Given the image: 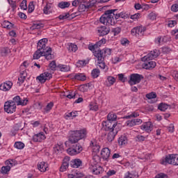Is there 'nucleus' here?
I'll return each mask as SVG.
<instances>
[{
	"mask_svg": "<svg viewBox=\"0 0 178 178\" xmlns=\"http://www.w3.org/2000/svg\"><path fill=\"white\" fill-rule=\"evenodd\" d=\"M90 111H95L96 112V111H98V105H97V104H90Z\"/></svg>",
	"mask_w": 178,
	"mask_h": 178,
	"instance_id": "nucleus-58",
	"label": "nucleus"
},
{
	"mask_svg": "<svg viewBox=\"0 0 178 178\" xmlns=\"http://www.w3.org/2000/svg\"><path fill=\"white\" fill-rule=\"evenodd\" d=\"M41 56H44L47 60H50V59H52V54H48L47 53H45V51H42V50H39V49H38L33 54V59L38 60L40 59Z\"/></svg>",
	"mask_w": 178,
	"mask_h": 178,
	"instance_id": "nucleus-8",
	"label": "nucleus"
},
{
	"mask_svg": "<svg viewBox=\"0 0 178 178\" xmlns=\"http://www.w3.org/2000/svg\"><path fill=\"white\" fill-rule=\"evenodd\" d=\"M1 26L3 29H7L8 30H10L11 29H13V26L15 25L10 23V22L9 21H4L2 22Z\"/></svg>",
	"mask_w": 178,
	"mask_h": 178,
	"instance_id": "nucleus-29",
	"label": "nucleus"
},
{
	"mask_svg": "<svg viewBox=\"0 0 178 178\" xmlns=\"http://www.w3.org/2000/svg\"><path fill=\"white\" fill-rule=\"evenodd\" d=\"M28 10L29 13L34 12V1H31L28 6Z\"/></svg>",
	"mask_w": 178,
	"mask_h": 178,
	"instance_id": "nucleus-43",
	"label": "nucleus"
},
{
	"mask_svg": "<svg viewBox=\"0 0 178 178\" xmlns=\"http://www.w3.org/2000/svg\"><path fill=\"white\" fill-rule=\"evenodd\" d=\"M14 147L17 149H23V148H24V143L22 142H15Z\"/></svg>",
	"mask_w": 178,
	"mask_h": 178,
	"instance_id": "nucleus-40",
	"label": "nucleus"
},
{
	"mask_svg": "<svg viewBox=\"0 0 178 178\" xmlns=\"http://www.w3.org/2000/svg\"><path fill=\"white\" fill-rule=\"evenodd\" d=\"M26 77H27V73H26V71H22L20 77L18 79L19 83L23 84L24 80H26Z\"/></svg>",
	"mask_w": 178,
	"mask_h": 178,
	"instance_id": "nucleus-32",
	"label": "nucleus"
},
{
	"mask_svg": "<svg viewBox=\"0 0 178 178\" xmlns=\"http://www.w3.org/2000/svg\"><path fill=\"white\" fill-rule=\"evenodd\" d=\"M101 155L103 159H104V161H106L108 160L109 156H111V150L109 149V148L105 147L102 149L101 152Z\"/></svg>",
	"mask_w": 178,
	"mask_h": 178,
	"instance_id": "nucleus-22",
	"label": "nucleus"
},
{
	"mask_svg": "<svg viewBox=\"0 0 178 178\" xmlns=\"http://www.w3.org/2000/svg\"><path fill=\"white\" fill-rule=\"evenodd\" d=\"M136 141H139V142H141V141H145V137L144 136H141V135H138L136 137Z\"/></svg>",
	"mask_w": 178,
	"mask_h": 178,
	"instance_id": "nucleus-62",
	"label": "nucleus"
},
{
	"mask_svg": "<svg viewBox=\"0 0 178 178\" xmlns=\"http://www.w3.org/2000/svg\"><path fill=\"white\" fill-rule=\"evenodd\" d=\"M20 102H21V104L19 105H22V106H24L27 105V103L29 102V99H27V98H23V99L21 98Z\"/></svg>",
	"mask_w": 178,
	"mask_h": 178,
	"instance_id": "nucleus-57",
	"label": "nucleus"
},
{
	"mask_svg": "<svg viewBox=\"0 0 178 178\" xmlns=\"http://www.w3.org/2000/svg\"><path fill=\"white\" fill-rule=\"evenodd\" d=\"M4 111L7 113H13L16 112V105L11 101H8L4 104Z\"/></svg>",
	"mask_w": 178,
	"mask_h": 178,
	"instance_id": "nucleus-10",
	"label": "nucleus"
},
{
	"mask_svg": "<svg viewBox=\"0 0 178 178\" xmlns=\"http://www.w3.org/2000/svg\"><path fill=\"white\" fill-rule=\"evenodd\" d=\"M118 119V115L113 112L109 113L107 115V121L116 122V120Z\"/></svg>",
	"mask_w": 178,
	"mask_h": 178,
	"instance_id": "nucleus-25",
	"label": "nucleus"
},
{
	"mask_svg": "<svg viewBox=\"0 0 178 178\" xmlns=\"http://www.w3.org/2000/svg\"><path fill=\"white\" fill-rule=\"evenodd\" d=\"M114 17L116 20H118L119 17H121V19H127L129 17V15L124 12H121L118 14V13L114 12Z\"/></svg>",
	"mask_w": 178,
	"mask_h": 178,
	"instance_id": "nucleus-27",
	"label": "nucleus"
},
{
	"mask_svg": "<svg viewBox=\"0 0 178 178\" xmlns=\"http://www.w3.org/2000/svg\"><path fill=\"white\" fill-rule=\"evenodd\" d=\"M106 131H112L113 130H118V123L112 121H108L106 122Z\"/></svg>",
	"mask_w": 178,
	"mask_h": 178,
	"instance_id": "nucleus-14",
	"label": "nucleus"
},
{
	"mask_svg": "<svg viewBox=\"0 0 178 178\" xmlns=\"http://www.w3.org/2000/svg\"><path fill=\"white\" fill-rule=\"evenodd\" d=\"M108 131L109 132L107 135V140L109 143H112V140H115V137L116 136V134H118L119 129H113L112 131Z\"/></svg>",
	"mask_w": 178,
	"mask_h": 178,
	"instance_id": "nucleus-21",
	"label": "nucleus"
},
{
	"mask_svg": "<svg viewBox=\"0 0 178 178\" xmlns=\"http://www.w3.org/2000/svg\"><path fill=\"white\" fill-rule=\"evenodd\" d=\"M3 56H6L8 54H10V49L9 48H4L1 51Z\"/></svg>",
	"mask_w": 178,
	"mask_h": 178,
	"instance_id": "nucleus-53",
	"label": "nucleus"
},
{
	"mask_svg": "<svg viewBox=\"0 0 178 178\" xmlns=\"http://www.w3.org/2000/svg\"><path fill=\"white\" fill-rule=\"evenodd\" d=\"M118 10H108L100 17V23L106 24V26H113L115 24V12Z\"/></svg>",
	"mask_w": 178,
	"mask_h": 178,
	"instance_id": "nucleus-2",
	"label": "nucleus"
},
{
	"mask_svg": "<svg viewBox=\"0 0 178 178\" xmlns=\"http://www.w3.org/2000/svg\"><path fill=\"white\" fill-rule=\"evenodd\" d=\"M145 32V28L143 26H136L133 28L131 31L132 35H135V37H138V35H144Z\"/></svg>",
	"mask_w": 178,
	"mask_h": 178,
	"instance_id": "nucleus-13",
	"label": "nucleus"
},
{
	"mask_svg": "<svg viewBox=\"0 0 178 178\" xmlns=\"http://www.w3.org/2000/svg\"><path fill=\"white\" fill-rule=\"evenodd\" d=\"M153 127L154 125H152L151 122H145L143 125L140 126L141 129L147 131V133H150V131H152Z\"/></svg>",
	"mask_w": 178,
	"mask_h": 178,
	"instance_id": "nucleus-16",
	"label": "nucleus"
},
{
	"mask_svg": "<svg viewBox=\"0 0 178 178\" xmlns=\"http://www.w3.org/2000/svg\"><path fill=\"white\" fill-rule=\"evenodd\" d=\"M44 27V24L39 22H33L32 26L30 27V30H40V29H42Z\"/></svg>",
	"mask_w": 178,
	"mask_h": 178,
	"instance_id": "nucleus-26",
	"label": "nucleus"
},
{
	"mask_svg": "<svg viewBox=\"0 0 178 178\" xmlns=\"http://www.w3.org/2000/svg\"><path fill=\"white\" fill-rule=\"evenodd\" d=\"M61 72H69L70 70V67L67 65H62L60 67Z\"/></svg>",
	"mask_w": 178,
	"mask_h": 178,
	"instance_id": "nucleus-55",
	"label": "nucleus"
},
{
	"mask_svg": "<svg viewBox=\"0 0 178 178\" xmlns=\"http://www.w3.org/2000/svg\"><path fill=\"white\" fill-rule=\"evenodd\" d=\"M172 49L170 47H164L162 48V52L163 54H169Z\"/></svg>",
	"mask_w": 178,
	"mask_h": 178,
	"instance_id": "nucleus-60",
	"label": "nucleus"
},
{
	"mask_svg": "<svg viewBox=\"0 0 178 178\" xmlns=\"http://www.w3.org/2000/svg\"><path fill=\"white\" fill-rule=\"evenodd\" d=\"M69 17H70V13H65L58 16V19L60 20H65L66 19H70Z\"/></svg>",
	"mask_w": 178,
	"mask_h": 178,
	"instance_id": "nucleus-37",
	"label": "nucleus"
},
{
	"mask_svg": "<svg viewBox=\"0 0 178 178\" xmlns=\"http://www.w3.org/2000/svg\"><path fill=\"white\" fill-rule=\"evenodd\" d=\"M10 165L3 166L1 168V173H3V175H6V173H8V172H10Z\"/></svg>",
	"mask_w": 178,
	"mask_h": 178,
	"instance_id": "nucleus-41",
	"label": "nucleus"
},
{
	"mask_svg": "<svg viewBox=\"0 0 178 178\" xmlns=\"http://www.w3.org/2000/svg\"><path fill=\"white\" fill-rule=\"evenodd\" d=\"M13 86V83L12 82L7 81L0 85V90L1 91H9V90L12 88Z\"/></svg>",
	"mask_w": 178,
	"mask_h": 178,
	"instance_id": "nucleus-20",
	"label": "nucleus"
},
{
	"mask_svg": "<svg viewBox=\"0 0 178 178\" xmlns=\"http://www.w3.org/2000/svg\"><path fill=\"white\" fill-rule=\"evenodd\" d=\"M148 17L150 20H155V19H156V14L155 13H150Z\"/></svg>",
	"mask_w": 178,
	"mask_h": 178,
	"instance_id": "nucleus-61",
	"label": "nucleus"
},
{
	"mask_svg": "<svg viewBox=\"0 0 178 178\" xmlns=\"http://www.w3.org/2000/svg\"><path fill=\"white\" fill-rule=\"evenodd\" d=\"M144 79V76L140 74H131L130 75V79L128 83L130 86H134L136 84H138L141 83V80Z\"/></svg>",
	"mask_w": 178,
	"mask_h": 178,
	"instance_id": "nucleus-7",
	"label": "nucleus"
},
{
	"mask_svg": "<svg viewBox=\"0 0 178 178\" xmlns=\"http://www.w3.org/2000/svg\"><path fill=\"white\" fill-rule=\"evenodd\" d=\"M70 6V3L67 1H62L58 3V8L61 9H65L66 8H69Z\"/></svg>",
	"mask_w": 178,
	"mask_h": 178,
	"instance_id": "nucleus-33",
	"label": "nucleus"
},
{
	"mask_svg": "<svg viewBox=\"0 0 178 178\" xmlns=\"http://www.w3.org/2000/svg\"><path fill=\"white\" fill-rule=\"evenodd\" d=\"M161 165H174L178 166V154H168L161 162Z\"/></svg>",
	"mask_w": 178,
	"mask_h": 178,
	"instance_id": "nucleus-5",
	"label": "nucleus"
},
{
	"mask_svg": "<svg viewBox=\"0 0 178 178\" xmlns=\"http://www.w3.org/2000/svg\"><path fill=\"white\" fill-rule=\"evenodd\" d=\"M74 78L75 80H79L80 81H86V80H87V76H86V75L82 73L76 74Z\"/></svg>",
	"mask_w": 178,
	"mask_h": 178,
	"instance_id": "nucleus-28",
	"label": "nucleus"
},
{
	"mask_svg": "<svg viewBox=\"0 0 178 178\" xmlns=\"http://www.w3.org/2000/svg\"><path fill=\"white\" fill-rule=\"evenodd\" d=\"M22 98L20 97V96H15V97H13V100H11V103H13L14 105H19L22 104V102H20V99Z\"/></svg>",
	"mask_w": 178,
	"mask_h": 178,
	"instance_id": "nucleus-34",
	"label": "nucleus"
},
{
	"mask_svg": "<svg viewBox=\"0 0 178 178\" xmlns=\"http://www.w3.org/2000/svg\"><path fill=\"white\" fill-rule=\"evenodd\" d=\"M47 44H48V39L42 38L40 40L37 44V49L42 51L46 54H52V48L47 47Z\"/></svg>",
	"mask_w": 178,
	"mask_h": 178,
	"instance_id": "nucleus-4",
	"label": "nucleus"
},
{
	"mask_svg": "<svg viewBox=\"0 0 178 178\" xmlns=\"http://www.w3.org/2000/svg\"><path fill=\"white\" fill-rule=\"evenodd\" d=\"M121 31H122V28L120 27L113 28L111 30V33H113V35H119Z\"/></svg>",
	"mask_w": 178,
	"mask_h": 178,
	"instance_id": "nucleus-36",
	"label": "nucleus"
},
{
	"mask_svg": "<svg viewBox=\"0 0 178 178\" xmlns=\"http://www.w3.org/2000/svg\"><path fill=\"white\" fill-rule=\"evenodd\" d=\"M168 175L162 172L156 175L155 177V178H168Z\"/></svg>",
	"mask_w": 178,
	"mask_h": 178,
	"instance_id": "nucleus-63",
	"label": "nucleus"
},
{
	"mask_svg": "<svg viewBox=\"0 0 178 178\" xmlns=\"http://www.w3.org/2000/svg\"><path fill=\"white\" fill-rule=\"evenodd\" d=\"M177 24V22L176 20H170L168 22V27H175Z\"/></svg>",
	"mask_w": 178,
	"mask_h": 178,
	"instance_id": "nucleus-54",
	"label": "nucleus"
},
{
	"mask_svg": "<svg viewBox=\"0 0 178 178\" xmlns=\"http://www.w3.org/2000/svg\"><path fill=\"white\" fill-rule=\"evenodd\" d=\"M138 116H140V114H138V112H134L129 115L126 116L125 119H130L131 118H138Z\"/></svg>",
	"mask_w": 178,
	"mask_h": 178,
	"instance_id": "nucleus-51",
	"label": "nucleus"
},
{
	"mask_svg": "<svg viewBox=\"0 0 178 178\" xmlns=\"http://www.w3.org/2000/svg\"><path fill=\"white\" fill-rule=\"evenodd\" d=\"M8 2L13 9V12H15V9H16V1L13 0H8Z\"/></svg>",
	"mask_w": 178,
	"mask_h": 178,
	"instance_id": "nucleus-50",
	"label": "nucleus"
},
{
	"mask_svg": "<svg viewBox=\"0 0 178 178\" xmlns=\"http://www.w3.org/2000/svg\"><path fill=\"white\" fill-rule=\"evenodd\" d=\"M172 12H178V3H175L171 6Z\"/></svg>",
	"mask_w": 178,
	"mask_h": 178,
	"instance_id": "nucleus-64",
	"label": "nucleus"
},
{
	"mask_svg": "<svg viewBox=\"0 0 178 178\" xmlns=\"http://www.w3.org/2000/svg\"><path fill=\"white\" fill-rule=\"evenodd\" d=\"M99 149H101V147H99V145H95L93 147H92V151L93 152H95V154H98L99 152Z\"/></svg>",
	"mask_w": 178,
	"mask_h": 178,
	"instance_id": "nucleus-56",
	"label": "nucleus"
},
{
	"mask_svg": "<svg viewBox=\"0 0 178 178\" xmlns=\"http://www.w3.org/2000/svg\"><path fill=\"white\" fill-rule=\"evenodd\" d=\"M38 169L40 172H47V169H48V164L44 161H42L38 164Z\"/></svg>",
	"mask_w": 178,
	"mask_h": 178,
	"instance_id": "nucleus-24",
	"label": "nucleus"
},
{
	"mask_svg": "<svg viewBox=\"0 0 178 178\" xmlns=\"http://www.w3.org/2000/svg\"><path fill=\"white\" fill-rule=\"evenodd\" d=\"M97 31L99 33V35L100 37H104V35H106L108 34H109V28H107L105 26H100L98 28Z\"/></svg>",
	"mask_w": 178,
	"mask_h": 178,
	"instance_id": "nucleus-18",
	"label": "nucleus"
},
{
	"mask_svg": "<svg viewBox=\"0 0 178 178\" xmlns=\"http://www.w3.org/2000/svg\"><path fill=\"white\" fill-rule=\"evenodd\" d=\"M138 176L131 173L130 172H127L125 173L124 178H137Z\"/></svg>",
	"mask_w": 178,
	"mask_h": 178,
	"instance_id": "nucleus-46",
	"label": "nucleus"
},
{
	"mask_svg": "<svg viewBox=\"0 0 178 178\" xmlns=\"http://www.w3.org/2000/svg\"><path fill=\"white\" fill-rule=\"evenodd\" d=\"M87 137V129H82L79 131H72L68 139V141L65 143L66 147H70L67 149L69 155H77L83 151V146L80 145L79 141Z\"/></svg>",
	"mask_w": 178,
	"mask_h": 178,
	"instance_id": "nucleus-1",
	"label": "nucleus"
},
{
	"mask_svg": "<svg viewBox=\"0 0 178 178\" xmlns=\"http://www.w3.org/2000/svg\"><path fill=\"white\" fill-rule=\"evenodd\" d=\"M81 163H82L81 160H80L79 159H76L72 160L70 162V166L72 168H80V166H81Z\"/></svg>",
	"mask_w": 178,
	"mask_h": 178,
	"instance_id": "nucleus-23",
	"label": "nucleus"
},
{
	"mask_svg": "<svg viewBox=\"0 0 178 178\" xmlns=\"http://www.w3.org/2000/svg\"><path fill=\"white\" fill-rule=\"evenodd\" d=\"M94 56L97 58V60H101L104 62L105 60L106 56H108L112 54V49H103L102 50H97L93 52Z\"/></svg>",
	"mask_w": 178,
	"mask_h": 178,
	"instance_id": "nucleus-3",
	"label": "nucleus"
},
{
	"mask_svg": "<svg viewBox=\"0 0 178 178\" xmlns=\"http://www.w3.org/2000/svg\"><path fill=\"white\" fill-rule=\"evenodd\" d=\"M97 48H98V47H97L96 44H89V46H88V49L90 51H92L93 53L95 52V51H96L95 49H97Z\"/></svg>",
	"mask_w": 178,
	"mask_h": 178,
	"instance_id": "nucleus-59",
	"label": "nucleus"
},
{
	"mask_svg": "<svg viewBox=\"0 0 178 178\" xmlns=\"http://www.w3.org/2000/svg\"><path fill=\"white\" fill-rule=\"evenodd\" d=\"M95 6V1H87L86 0H81V3H79L78 10L79 12H86V10H88V9H91Z\"/></svg>",
	"mask_w": 178,
	"mask_h": 178,
	"instance_id": "nucleus-6",
	"label": "nucleus"
},
{
	"mask_svg": "<svg viewBox=\"0 0 178 178\" xmlns=\"http://www.w3.org/2000/svg\"><path fill=\"white\" fill-rule=\"evenodd\" d=\"M156 66V63L155 61H149L146 60V63H144L143 65V69H146V70H151L154 69Z\"/></svg>",
	"mask_w": 178,
	"mask_h": 178,
	"instance_id": "nucleus-19",
	"label": "nucleus"
},
{
	"mask_svg": "<svg viewBox=\"0 0 178 178\" xmlns=\"http://www.w3.org/2000/svg\"><path fill=\"white\" fill-rule=\"evenodd\" d=\"M89 169L92 172L93 175H101L104 172V168L97 163L91 164Z\"/></svg>",
	"mask_w": 178,
	"mask_h": 178,
	"instance_id": "nucleus-12",
	"label": "nucleus"
},
{
	"mask_svg": "<svg viewBox=\"0 0 178 178\" xmlns=\"http://www.w3.org/2000/svg\"><path fill=\"white\" fill-rule=\"evenodd\" d=\"M19 6L23 10H27V0H22Z\"/></svg>",
	"mask_w": 178,
	"mask_h": 178,
	"instance_id": "nucleus-42",
	"label": "nucleus"
},
{
	"mask_svg": "<svg viewBox=\"0 0 178 178\" xmlns=\"http://www.w3.org/2000/svg\"><path fill=\"white\" fill-rule=\"evenodd\" d=\"M127 136H121L119 138H118V144L119 145H126V144H127Z\"/></svg>",
	"mask_w": 178,
	"mask_h": 178,
	"instance_id": "nucleus-30",
	"label": "nucleus"
},
{
	"mask_svg": "<svg viewBox=\"0 0 178 178\" xmlns=\"http://www.w3.org/2000/svg\"><path fill=\"white\" fill-rule=\"evenodd\" d=\"M86 65H87V63H86V60H79L76 63V67H83V66H86Z\"/></svg>",
	"mask_w": 178,
	"mask_h": 178,
	"instance_id": "nucleus-49",
	"label": "nucleus"
},
{
	"mask_svg": "<svg viewBox=\"0 0 178 178\" xmlns=\"http://www.w3.org/2000/svg\"><path fill=\"white\" fill-rule=\"evenodd\" d=\"M106 39L102 38L99 42H97L96 44H96V47L97 48H99V47H101L102 44H106Z\"/></svg>",
	"mask_w": 178,
	"mask_h": 178,
	"instance_id": "nucleus-45",
	"label": "nucleus"
},
{
	"mask_svg": "<svg viewBox=\"0 0 178 178\" xmlns=\"http://www.w3.org/2000/svg\"><path fill=\"white\" fill-rule=\"evenodd\" d=\"M45 138V135L43 132H40L39 134H35L33 136V141L34 143H41Z\"/></svg>",
	"mask_w": 178,
	"mask_h": 178,
	"instance_id": "nucleus-17",
	"label": "nucleus"
},
{
	"mask_svg": "<svg viewBox=\"0 0 178 178\" xmlns=\"http://www.w3.org/2000/svg\"><path fill=\"white\" fill-rule=\"evenodd\" d=\"M68 50L70 52H76L77 51V45L71 43L68 47Z\"/></svg>",
	"mask_w": 178,
	"mask_h": 178,
	"instance_id": "nucleus-39",
	"label": "nucleus"
},
{
	"mask_svg": "<svg viewBox=\"0 0 178 178\" xmlns=\"http://www.w3.org/2000/svg\"><path fill=\"white\" fill-rule=\"evenodd\" d=\"M53 107H54V102L49 103L44 108L47 113H48V112H49V111H51V109H52Z\"/></svg>",
	"mask_w": 178,
	"mask_h": 178,
	"instance_id": "nucleus-48",
	"label": "nucleus"
},
{
	"mask_svg": "<svg viewBox=\"0 0 178 178\" xmlns=\"http://www.w3.org/2000/svg\"><path fill=\"white\" fill-rule=\"evenodd\" d=\"M70 161V157L65 156L63 159L62 165L60 168V172H66V170L69 168V161Z\"/></svg>",
	"mask_w": 178,
	"mask_h": 178,
	"instance_id": "nucleus-15",
	"label": "nucleus"
},
{
	"mask_svg": "<svg viewBox=\"0 0 178 178\" xmlns=\"http://www.w3.org/2000/svg\"><path fill=\"white\" fill-rule=\"evenodd\" d=\"M107 81L108 82V86H113L115 83L116 82V79L113 76H108L107 77Z\"/></svg>",
	"mask_w": 178,
	"mask_h": 178,
	"instance_id": "nucleus-38",
	"label": "nucleus"
},
{
	"mask_svg": "<svg viewBox=\"0 0 178 178\" xmlns=\"http://www.w3.org/2000/svg\"><path fill=\"white\" fill-rule=\"evenodd\" d=\"M36 79L40 81V83H41V84H44L45 81H49V79H52V74L46 72L37 76Z\"/></svg>",
	"mask_w": 178,
	"mask_h": 178,
	"instance_id": "nucleus-11",
	"label": "nucleus"
},
{
	"mask_svg": "<svg viewBox=\"0 0 178 178\" xmlns=\"http://www.w3.org/2000/svg\"><path fill=\"white\" fill-rule=\"evenodd\" d=\"M77 116V111L68 113L65 114V118H76Z\"/></svg>",
	"mask_w": 178,
	"mask_h": 178,
	"instance_id": "nucleus-52",
	"label": "nucleus"
},
{
	"mask_svg": "<svg viewBox=\"0 0 178 178\" xmlns=\"http://www.w3.org/2000/svg\"><path fill=\"white\" fill-rule=\"evenodd\" d=\"M24 127L22 126V123H17L14 126V130L19 131V130H23Z\"/></svg>",
	"mask_w": 178,
	"mask_h": 178,
	"instance_id": "nucleus-47",
	"label": "nucleus"
},
{
	"mask_svg": "<svg viewBox=\"0 0 178 178\" xmlns=\"http://www.w3.org/2000/svg\"><path fill=\"white\" fill-rule=\"evenodd\" d=\"M146 98L147 99H154V98H156V92H150L146 95Z\"/></svg>",
	"mask_w": 178,
	"mask_h": 178,
	"instance_id": "nucleus-44",
	"label": "nucleus"
},
{
	"mask_svg": "<svg viewBox=\"0 0 178 178\" xmlns=\"http://www.w3.org/2000/svg\"><path fill=\"white\" fill-rule=\"evenodd\" d=\"M161 55V51L159 49H154V51H150L147 56H145L142 58L143 62H145L147 60H152V59H155V58H158Z\"/></svg>",
	"mask_w": 178,
	"mask_h": 178,
	"instance_id": "nucleus-9",
	"label": "nucleus"
},
{
	"mask_svg": "<svg viewBox=\"0 0 178 178\" xmlns=\"http://www.w3.org/2000/svg\"><path fill=\"white\" fill-rule=\"evenodd\" d=\"M168 108H169V105L163 103H161L158 106V109H159V111H161V112H165V111H166Z\"/></svg>",
	"mask_w": 178,
	"mask_h": 178,
	"instance_id": "nucleus-35",
	"label": "nucleus"
},
{
	"mask_svg": "<svg viewBox=\"0 0 178 178\" xmlns=\"http://www.w3.org/2000/svg\"><path fill=\"white\" fill-rule=\"evenodd\" d=\"M101 74V71L99 69L95 68L91 72V76L92 79H97L99 77V74Z\"/></svg>",
	"mask_w": 178,
	"mask_h": 178,
	"instance_id": "nucleus-31",
	"label": "nucleus"
}]
</instances>
